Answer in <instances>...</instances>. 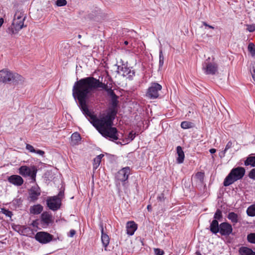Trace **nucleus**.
<instances>
[{"mask_svg":"<svg viewBox=\"0 0 255 255\" xmlns=\"http://www.w3.org/2000/svg\"><path fill=\"white\" fill-rule=\"evenodd\" d=\"M66 4H67V1H66V0H65V5H66Z\"/></svg>","mask_w":255,"mask_h":255,"instance_id":"13d9d810","label":"nucleus"},{"mask_svg":"<svg viewBox=\"0 0 255 255\" xmlns=\"http://www.w3.org/2000/svg\"><path fill=\"white\" fill-rule=\"evenodd\" d=\"M245 173V169L242 167L233 168L226 177L224 181V185L228 186L235 181L243 178Z\"/></svg>","mask_w":255,"mask_h":255,"instance_id":"39448f33","label":"nucleus"},{"mask_svg":"<svg viewBox=\"0 0 255 255\" xmlns=\"http://www.w3.org/2000/svg\"><path fill=\"white\" fill-rule=\"evenodd\" d=\"M249 176L252 179H255V168L251 170L249 173Z\"/></svg>","mask_w":255,"mask_h":255,"instance_id":"37998d69","label":"nucleus"},{"mask_svg":"<svg viewBox=\"0 0 255 255\" xmlns=\"http://www.w3.org/2000/svg\"><path fill=\"white\" fill-rule=\"evenodd\" d=\"M245 165L255 167V156H249L245 161Z\"/></svg>","mask_w":255,"mask_h":255,"instance_id":"c85d7f7f","label":"nucleus"},{"mask_svg":"<svg viewBox=\"0 0 255 255\" xmlns=\"http://www.w3.org/2000/svg\"><path fill=\"white\" fill-rule=\"evenodd\" d=\"M239 252L240 255H255V252L247 247H242L239 249Z\"/></svg>","mask_w":255,"mask_h":255,"instance_id":"5701e85b","label":"nucleus"},{"mask_svg":"<svg viewBox=\"0 0 255 255\" xmlns=\"http://www.w3.org/2000/svg\"><path fill=\"white\" fill-rule=\"evenodd\" d=\"M56 4L58 6H64V0H57Z\"/></svg>","mask_w":255,"mask_h":255,"instance_id":"de8ad7c7","label":"nucleus"},{"mask_svg":"<svg viewBox=\"0 0 255 255\" xmlns=\"http://www.w3.org/2000/svg\"><path fill=\"white\" fill-rule=\"evenodd\" d=\"M135 137V133L133 132L132 131L130 132L128 136V141H130L132 140Z\"/></svg>","mask_w":255,"mask_h":255,"instance_id":"58836bf2","label":"nucleus"},{"mask_svg":"<svg viewBox=\"0 0 255 255\" xmlns=\"http://www.w3.org/2000/svg\"><path fill=\"white\" fill-rule=\"evenodd\" d=\"M101 15L99 9L92 11L87 15V18L90 20H94L97 21H99L101 19Z\"/></svg>","mask_w":255,"mask_h":255,"instance_id":"6ab92c4d","label":"nucleus"},{"mask_svg":"<svg viewBox=\"0 0 255 255\" xmlns=\"http://www.w3.org/2000/svg\"><path fill=\"white\" fill-rule=\"evenodd\" d=\"M43 209V208L42 205L40 204H36L30 207L29 212L31 214L38 215L41 213Z\"/></svg>","mask_w":255,"mask_h":255,"instance_id":"412c9836","label":"nucleus"},{"mask_svg":"<svg viewBox=\"0 0 255 255\" xmlns=\"http://www.w3.org/2000/svg\"><path fill=\"white\" fill-rule=\"evenodd\" d=\"M247 30L251 32H253L255 31V25L254 24H248L247 25Z\"/></svg>","mask_w":255,"mask_h":255,"instance_id":"a19ab883","label":"nucleus"},{"mask_svg":"<svg viewBox=\"0 0 255 255\" xmlns=\"http://www.w3.org/2000/svg\"><path fill=\"white\" fill-rule=\"evenodd\" d=\"M28 200L30 202H35L41 195V190L37 185H35L28 190Z\"/></svg>","mask_w":255,"mask_h":255,"instance_id":"9d476101","label":"nucleus"},{"mask_svg":"<svg viewBox=\"0 0 255 255\" xmlns=\"http://www.w3.org/2000/svg\"><path fill=\"white\" fill-rule=\"evenodd\" d=\"M3 23V19L2 18H0V27L1 26Z\"/></svg>","mask_w":255,"mask_h":255,"instance_id":"864d4df0","label":"nucleus"},{"mask_svg":"<svg viewBox=\"0 0 255 255\" xmlns=\"http://www.w3.org/2000/svg\"><path fill=\"white\" fill-rule=\"evenodd\" d=\"M220 228V224L219 225L218 221L213 220L210 226V230L213 233L216 234L219 233Z\"/></svg>","mask_w":255,"mask_h":255,"instance_id":"aec40b11","label":"nucleus"},{"mask_svg":"<svg viewBox=\"0 0 255 255\" xmlns=\"http://www.w3.org/2000/svg\"><path fill=\"white\" fill-rule=\"evenodd\" d=\"M147 210L150 211L151 210V206L150 205H148L147 207Z\"/></svg>","mask_w":255,"mask_h":255,"instance_id":"5fc2aeb1","label":"nucleus"},{"mask_svg":"<svg viewBox=\"0 0 255 255\" xmlns=\"http://www.w3.org/2000/svg\"><path fill=\"white\" fill-rule=\"evenodd\" d=\"M34 153L39 154L42 156H43V155L45 153L44 151L40 150V149H35V152Z\"/></svg>","mask_w":255,"mask_h":255,"instance_id":"a18cd8bd","label":"nucleus"},{"mask_svg":"<svg viewBox=\"0 0 255 255\" xmlns=\"http://www.w3.org/2000/svg\"><path fill=\"white\" fill-rule=\"evenodd\" d=\"M1 212L8 217H11L13 215L11 211L4 208L1 209Z\"/></svg>","mask_w":255,"mask_h":255,"instance_id":"e433bc0d","label":"nucleus"},{"mask_svg":"<svg viewBox=\"0 0 255 255\" xmlns=\"http://www.w3.org/2000/svg\"><path fill=\"white\" fill-rule=\"evenodd\" d=\"M118 98L117 96L111 98V106L109 108L107 115L100 118H98L90 111L89 114L83 112L87 117L90 118V123L103 136L109 137L113 141L119 139L117 128L112 127L113 121L118 113Z\"/></svg>","mask_w":255,"mask_h":255,"instance_id":"7ed1b4c3","label":"nucleus"},{"mask_svg":"<svg viewBox=\"0 0 255 255\" xmlns=\"http://www.w3.org/2000/svg\"><path fill=\"white\" fill-rule=\"evenodd\" d=\"M37 169L35 166L29 168L26 166H21L19 168V173L23 176H30L33 182L35 181Z\"/></svg>","mask_w":255,"mask_h":255,"instance_id":"0eeeda50","label":"nucleus"},{"mask_svg":"<svg viewBox=\"0 0 255 255\" xmlns=\"http://www.w3.org/2000/svg\"><path fill=\"white\" fill-rule=\"evenodd\" d=\"M25 148L28 150L30 152H33L34 153L35 152V148H34V147L29 144H26V147H25Z\"/></svg>","mask_w":255,"mask_h":255,"instance_id":"ea45409f","label":"nucleus"},{"mask_svg":"<svg viewBox=\"0 0 255 255\" xmlns=\"http://www.w3.org/2000/svg\"><path fill=\"white\" fill-rule=\"evenodd\" d=\"M13 73L7 69H2L0 71V82L8 83L12 80Z\"/></svg>","mask_w":255,"mask_h":255,"instance_id":"4468645a","label":"nucleus"},{"mask_svg":"<svg viewBox=\"0 0 255 255\" xmlns=\"http://www.w3.org/2000/svg\"><path fill=\"white\" fill-rule=\"evenodd\" d=\"M164 63V56L163 55L162 50L161 48L159 50V67H162Z\"/></svg>","mask_w":255,"mask_h":255,"instance_id":"c9c22d12","label":"nucleus"},{"mask_svg":"<svg viewBox=\"0 0 255 255\" xmlns=\"http://www.w3.org/2000/svg\"><path fill=\"white\" fill-rule=\"evenodd\" d=\"M196 255H201V253H200V252H199V251H197V252H196Z\"/></svg>","mask_w":255,"mask_h":255,"instance_id":"6e6d98bb","label":"nucleus"},{"mask_svg":"<svg viewBox=\"0 0 255 255\" xmlns=\"http://www.w3.org/2000/svg\"><path fill=\"white\" fill-rule=\"evenodd\" d=\"M251 72L253 78L254 79V81H255V65L253 66L252 69L251 70Z\"/></svg>","mask_w":255,"mask_h":255,"instance_id":"09e8293b","label":"nucleus"},{"mask_svg":"<svg viewBox=\"0 0 255 255\" xmlns=\"http://www.w3.org/2000/svg\"><path fill=\"white\" fill-rule=\"evenodd\" d=\"M32 225L33 227H37L38 225H40L39 219L33 221L32 223Z\"/></svg>","mask_w":255,"mask_h":255,"instance_id":"8fccbe9b","label":"nucleus"},{"mask_svg":"<svg viewBox=\"0 0 255 255\" xmlns=\"http://www.w3.org/2000/svg\"><path fill=\"white\" fill-rule=\"evenodd\" d=\"M76 234V231L74 230H71L70 232L67 234V235L69 237H73Z\"/></svg>","mask_w":255,"mask_h":255,"instance_id":"c03bdc74","label":"nucleus"},{"mask_svg":"<svg viewBox=\"0 0 255 255\" xmlns=\"http://www.w3.org/2000/svg\"><path fill=\"white\" fill-rule=\"evenodd\" d=\"M101 231V240L103 243V246L105 247V250L106 251L107 249L106 248L108 246L109 242H110V238L109 236L104 233V228H103V225L102 223H101L100 224Z\"/></svg>","mask_w":255,"mask_h":255,"instance_id":"f3484780","label":"nucleus"},{"mask_svg":"<svg viewBox=\"0 0 255 255\" xmlns=\"http://www.w3.org/2000/svg\"><path fill=\"white\" fill-rule=\"evenodd\" d=\"M24 82L23 77L16 73H13L12 80L11 82L15 84H22Z\"/></svg>","mask_w":255,"mask_h":255,"instance_id":"b1692460","label":"nucleus"},{"mask_svg":"<svg viewBox=\"0 0 255 255\" xmlns=\"http://www.w3.org/2000/svg\"><path fill=\"white\" fill-rule=\"evenodd\" d=\"M46 201L47 207L53 211L58 210L61 205V200L56 196L48 197Z\"/></svg>","mask_w":255,"mask_h":255,"instance_id":"1a4fd4ad","label":"nucleus"},{"mask_svg":"<svg viewBox=\"0 0 255 255\" xmlns=\"http://www.w3.org/2000/svg\"><path fill=\"white\" fill-rule=\"evenodd\" d=\"M81 36L80 35H78V37H79V38H80V37H81Z\"/></svg>","mask_w":255,"mask_h":255,"instance_id":"bf43d9fd","label":"nucleus"},{"mask_svg":"<svg viewBox=\"0 0 255 255\" xmlns=\"http://www.w3.org/2000/svg\"><path fill=\"white\" fill-rule=\"evenodd\" d=\"M195 177L198 179L200 182H202L204 180V173L202 172H198L196 174Z\"/></svg>","mask_w":255,"mask_h":255,"instance_id":"4c0bfd02","label":"nucleus"},{"mask_svg":"<svg viewBox=\"0 0 255 255\" xmlns=\"http://www.w3.org/2000/svg\"><path fill=\"white\" fill-rule=\"evenodd\" d=\"M124 43H125V45H128V42L127 41H125L124 42Z\"/></svg>","mask_w":255,"mask_h":255,"instance_id":"4d7b16f0","label":"nucleus"},{"mask_svg":"<svg viewBox=\"0 0 255 255\" xmlns=\"http://www.w3.org/2000/svg\"><path fill=\"white\" fill-rule=\"evenodd\" d=\"M98 88L105 90L111 98L116 96L111 88L107 84L100 82L93 77H88L79 80L74 84L73 94L78 101L79 107L83 112L89 114V110L86 104V101L93 95L94 91Z\"/></svg>","mask_w":255,"mask_h":255,"instance_id":"f257e3e1","label":"nucleus"},{"mask_svg":"<svg viewBox=\"0 0 255 255\" xmlns=\"http://www.w3.org/2000/svg\"><path fill=\"white\" fill-rule=\"evenodd\" d=\"M209 151H210V152L211 153H215V152H216V149H214V148H211V149H210V150H209Z\"/></svg>","mask_w":255,"mask_h":255,"instance_id":"603ef678","label":"nucleus"},{"mask_svg":"<svg viewBox=\"0 0 255 255\" xmlns=\"http://www.w3.org/2000/svg\"><path fill=\"white\" fill-rule=\"evenodd\" d=\"M53 236L48 233L39 232L36 233L35 238L36 241L42 244L49 243L53 239Z\"/></svg>","mask_w":255,"mask_h":255,"instance_id":"9b49d317","label":"nucleus"},{"mask_svg":"<svg viewBox=\"0 0 255 255\" xmlns=\"http://www.w3.org/2000/svg\"><path fill=\"white\" fill-rule=\"evenodd\" d=\"M122 70L123 72V75L124 76H128V77H132L135 74L134 71L128 67H122Z\"/></svg>","mask_w":255,"mask_h":255,"instance_id":"393cba45","label":"nucleus"},{"mask_svg":"<svg viewBox=\"0 0 255 255\" xmlns=\"http://www.w3.org/2000/svg\"><path fill=\"white\" fill-rule=\"evenodd\" d=\"M202 24H203L204 26H205L206 27H208V28H211V29H214L215 28L214 26H212V25H210L208 24H207V22H205V21H203V22H202Z\"/></svg>","mask_w":255,"mask_h":255,"instance_id":"3c124183","label":"nucleus"},{"mask_svg":"<svg viewBox=\"0 0 255 255\" xmlns=\"http://www.w3.org/2000/svg\"><path fill=\"white\" fill-rule=\"evenodd\" d=\"M194 127V123L188 121H184L181 124V127L183 129H188L193 128Z\"/></svg>","mask_w":255,"mask_h":255,"instance_id":"c756f323","label":"nucleus"},{"mask_svg":"<svg viewBox=\"0 0 255 255\" xmlns=\"http://www.w3.org/2000/svg\"><path fill=\"white\" fill-rule=\"evenodd\" d=\"M247 213L250 217L255 216V204L252 205L248 208Z\"/></svg>","mask_w":255,"mask_h":255,"instance_id":"7c9ffc66","label":"nucleus"},{"mask_svg":"<svg viewBox=\"0 0 255 255\" xmlns=\"http://www.w3.org/2000/svg\"><path fill=\"white\" fill-rule=\"evenodd\" d=\"M233 146V142L231 141H229L225 148V149L220 153V156L222 158L225 156L226 152L227 150L231 148Z\"/></svg>","mask_w":255,"mask_h":255,"instance_id":"2f4dec72","label":"nucleus"},{"mask_svg":"<svg viewBox=\"0 0 255 255\" xmlns=\"http://www.w3.org/2000/svg\"><path fill=\"white\" fill-rule=\"evenodd\" d=\"M130 174V168L129 167L123 168L120 170L116 175V178L118 180L124 182V185L126 184L125 181L128 179V175Z\"/></svg>","mask_w":255,"mask_h":255,"instance_id":"ddd939ff","label":"nucleus"},{"mask_svg":"<svg viewBox=\"0 0 255 255\" xmlns=\"http://www.w3.org/2000/svg\"><path fill=\"white\" fill-rule=\"evenodd\" d=\"M25 18L26 16L23 12L17 11L14 15L11 25L6 29V32L11 35L17 34L23 27H26L24 24Z\"/></svg>","mask_w":255,"mask_h":255,"instance_id":"20e7f679","label":"nucleus"},{"mask_svg":"<svg viewBox=\"0 0 255 255\" xmlns=\"http://www.w3.org/2000/svg\"><path fill=\"white\" fill-rule=\"evenodd\" d=\"M98 88L105 90L111 98L116 96L111 88L107 84L100 82L93 77H88L79 80L74 84L73 94L78 101L79 107L83 112L89 114V110L86 104V101L93 95L94 91Z\"/></svg>","mask_w":255,"mask_h":255,"instance_id":"f03ea898","label":"nucleus"},{"mask_svg":"<svg viewBox=\"0 0 255 255\" xmlns=\"http://www.w3.org/2000/svg\"><path fill=\"white\" fill-rule=\"evenodd\" d=\"M157 200L159 201L163 202L164 201V196L163 193H161L160 195H158L157 197Z\"/></svg>","mask_w":255,"mask_h":255,"instance_id":"49530a36","label":"nucleus"},{"mask_svg":"<svg viewBox=\"0 0 255 255\" xmlns=\"http://www.w3.org/2000/svg\"><path fill=\"white\" fill-rule=\"evenodd\" d=\"M104 156V155L101 154L98 156H97L93 160V168L94 169H96L100 165L101 162V159L102 157Z\"/></svg>","mask_w":255,"mask_h":255,"instance_id":"a878e982","label":"nucleus"},{"mask_svg":"<svg viewBox=\"0 0 255 255\" xmlns=\"http://www.w3.org/2000/svg\"><path fill=\"white\" fill-rule=\"evenodd\" d=\"M71 141L73 144H76L81 140V136L79 133H73L71 136Z\"/></svg>","mask_w":255,"mask_h":255,"instance_id":"bb28decb","label":"nucleus"},{"mask_svg":"<svg viewBox=\"0 0 255 255\" xmlns=\"http://www.w3.org/2000/svg\"><path fill=\"white\" fill-rule=\"evenodd\" d=\"M202 69L207 75H215L218 70V66L215 62H210L207 59L203 64Z\"/></svg>","mask_w":255,"mask_h":255,"instance_id":"6e6552de","label":"nucleus"},{"mask_svg":"<svg viewBox=\"0 0 255 255\" xmlns=\"http://www.w3.org/2000/svg\"><path fill=\"white\" fill-rule=\"evenodd\" d=\"M8 181L15 186H21L23 183L22 178L17 175H12L8 178Z\"/></svg>","mask_w":255,"mask_h":255,"instance_id":"dca6fc26","label":"nucleus"},{"mask_svg":"<svg viewBox=\"0 0 255 255\" xmlns=\"http://www.w3.org/2000/svg\"><path fill=\"white\" fill-rule=\"evenodd\" d=\"M162 89V86L158 83H152L148 88L145 96L150 99L157 98L159 96V92Z\"/></svg>","mask_w":255,"mask_h":255,"instance_id":"423d86ee","label":"nucleus"},{"mask_svg":"<svg viewBox=\"0 0 255 255\" xmlns=\"http://www.w3.org/2000/svg\"><path fill=\"white\" fill-rule=\"evenodd\" d=\"M40 226L42 228H47L53 222V217L51 213L48 212H44L39 219Z\"/></svg>","mask_w":255,"mask_h":255,"instance_id":"f8f14e48","label":"nucleus"},{"mask_svg":"<svg viewBox=\"0 0 255 255\" xmlns=\"http://www.w3.org/2000/svg\"><path fill=\"white\" fill-rule=\"evenodd\" d=\"M233 231V228L229 223L223 222L220 224V228L219 233L224 236H229Z\"/></svg>","mask_w":255,"mask_h":255,"instance_id":"2eb2a0df","label":"nucleus"},{"mask_svg":"<svg viewBox=\"0 0 255 255\" xmlns=\"http://www.w3.org/2000/svg\"><path fill=\"white\" fill-rule=\"evenodd\" d=\"M127 233L129 235H133L134 232L136 230L137 226L133 221H129L127 224Z\"/></svg>","mask_w":255,"mask_h":255,"instance_id":"a211bd4d","label":"nucleus"},{"mask_svg":"<svg viewBox=\"0 0 255 255\" xmlns=\"http://www.w3.org/2000/svg\"><path fill=\"white\" fill-rule=\"evenodd\" d=\"M249 51L253 56H255V45L253 43H250L248 46Z\"/></svg>","mask_w":255,"mask_h":255,"instance_id":"72a5a7b5","label":"nucleus"},{"mask_svg":"<svg viewBox=\"0 0 255 255\" xmlns=\"http://www.w3.org/2000/svg\"><path fill=\"white\" fill-rule=\"evenodd\" d=\"M247 240L249 242L255 244V233H250L247 236Z\"/></svg>","mask_w":255,"mask_h":255,"instance_id":"f704fd0d","label":"nucleus"},{"mask_svg":"<svg viewBox=\"0 0 255 255\" xmlns=\"http://www.w3.org/2000/svg\"><path fill=\"white\" fill-rule=\"evenodd\" d=\"M154 253L156 255H163L164 254V251L159 249H155Z\"/></svg>","mask_w":255,"mask_h":255,"instance_id":"79ce46f5","label":"nucleus"},{"mask_svg":"<svg viewBox=\"0 0 255 255\" xmlns=\"http://www.w3.org/2000/svg\"><path fill=\"white\" fill-rule=\"evenodd\" d=\"M223 218L222 212L220 209H217L214 216V220H221Z\"/></svg>","mask_w":255,"mask_h":255,"instance_id":"473e14b6","label":"nucleus"},{"mask_svg":"<svg viewBox=\"0 0 255 255\" xmlns=\"http://www.w3.org/2000/svg\"><path fill=\"white\" fill-rule=\"evenodd\" d=\"M228 218L234 224L238 222V216L234 212L229 213L228 215Z\"/></svg>","mask_w":255,"mask_h":255,"instance_id":"cd10ccee","label":"nucleus"},{"mask_svg":"<svg viewBox=\"0 0 255 255\" xmlns=\"http://www.w3.org/2000/svg\"><path fill=\"white\" fill-rule=\"evenodd\" d=\"M177 153L178 154V157L176 159L177 162L179 164L183 163L185 157L184 153L182 147L180 146L177 147Z\"/></svg>","mask_w":255,"mask_h":255,"instance_id":"4be33fe9","label":"nucleus"}]
</instances>
